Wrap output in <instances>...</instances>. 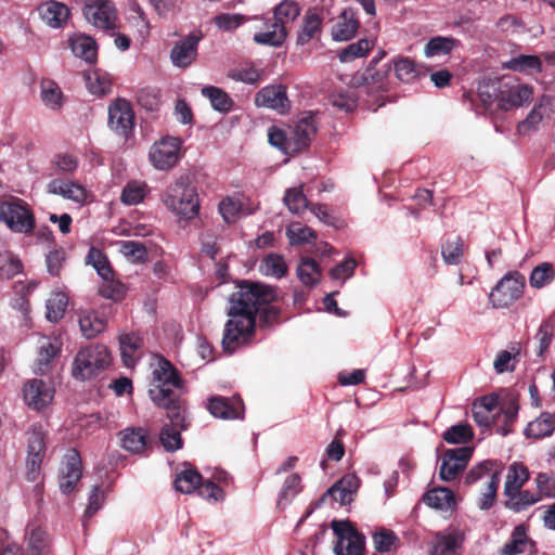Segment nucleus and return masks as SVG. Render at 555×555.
Instances as JSON below:
<instances>
[{"label":"nucleus","mask_w":555,"mask_h":555,"mask_svg":"<svg viewBox=\"0 0 555 555\" xmlns=\"http://www.w3.org/2000/svg\"><path fill=\"white\" fill-rule=\"evenodd\" d=\"M525 286V275L518 271H511L493 287L489 300L493 308H508L522 296Z\"/></svg>","instance_id":"obj_5"},{"label":"nucleus","mask_w":555,"mask_h":555,"mask_svg":"<svg viewBox=\"0 0 555 555\" xmlns=\"http://www.w3.org/2000/svg\"><path fill=\"white\" fill-rule=\"evenodd\" d=\"M374 41L366 38L348 44L339 52V60L344 63L351 62L358 57L366 55L373 48Z\"/></svg>","instance_id":"obj_50"},{"label":"nucleus","mask_w":555,"mask_h":555,"mask_svg":"<svg viewBox=\"0 0 555 555\" xmlns=\"http://www.w3.org/2000/svg\"><path fill=\"white\" fill-rule=\"evenodd\" d=\"M503 67L518 73H541L542 62L537 55L520 54L505 62Z\"/></svg>","instance_id":"obj_39"},{"label":"nucleus","mask_w":555,"mask_h":555,"mask_svg":"<svg viewBox=\"0 0 555 555\" xmlns=\"http://www.w3.org/2000/svg\"><path fill=\"white\" fill-rule=\"evenodd\" d=\"M68 297L63 292L51 294L47 301V319L51 322L60 321L67 309Z\"/></svg>","instance_id":"obj_46"},{"label":"nucleus","mask_w":555,"mask_h":555,"mask_svg":"<svg viewBox=\"0 0 555 555\" xmlns=\"http://www.w3.org/2000/svg\"><path fill=\"white\" fill-rule=\"evenodd\" d=\"M54 393V387L50 382L38 378L28 380L23 388L26 404L38 412L47 409L52 403Z\"/></svg>","instance_id":"obj_13"},{"label":"nucleus","mask_w":555,"mask_h":555,"mask_svg":"<svg viewBox=\"0 0 555 555\" xmlns=\"http://www.w3.org/2000/svg\"><path fill=\"white\" fill-rule=\"evenodd\" d=\"M300 7L294 0H284L275 7L272 21L278 26H283L287 29V25L293 23L300 15Z\"/></svg>","instance_id":"obj_37"},{"label":"nucleus","mask_w":555,"mask_h":555,"mask_svg":"<svg viewBox=\"0 0 555 555\" xmlns=\"http://www.w3.org/2000/svg\"><path fill=\"white\" fill-rule=\"evenodd\" d=\"M208 411L218 418L235 420L242 417L244 405L240 399L212 397L208 402Z\"/></svg>","instance_id":"obj_21"},{"label":"nucleus","mask_w":555,"mask_h":555,"mask_svg":"<svg viewBox=\"0 0 555 555\" xmlns=\"http://www.w3.org/2000/svg\"><path fill=\"white\" fill-rule=\"evenodd\" d=\"M79 326L82 335L91 339L105 330L106 321L98 312L90 311L80 315Z\"/></svg>","instance_id":"obj_40"},{"label":"nucleus","mask_w":555,"mask_h":555,"mask_svg":"<svg viewBox=\"0 0 555 555\" xmlns=\"http://www.w3.org/2000/svg\"><path fill=\"white\" fill-rule=\"evenodd\" d=\"M318 131L315 116L312 113L301 117L289 128V140L293 153H299L309 147Z\"/></svg>","instance_id":"obj_18"},{"label":"nucleus","mask_w":555,"mask_h":555,"mask_svg":"<svg viewBox=\"0 0 555 555\" xmlns=\"http://www.w3.org/2000/svg\"><path fill=\"white\" fill-rule=\"evenodd\" d=\"M255 104L258 107L271 108L281 114L287 113L291 108L287 90L283 85H270L261 88L256 93Z\"/></svg>","instance_id":"obj_17"},{"label":"nucleus","mask_w":555,"mask_h":555,"mask_svg":"<svg viewBox=\"0 0 555 555\" xmlns=\"http://www.w3.org/2000/svg\"><path fill=\"white\" fill-rule=\"evenodd\" d=\"M473 452L474 449L467 446L448 449L442 457L439 472L440 478L444 481L454 480L466 468Z\"/></svg>","instance_id":"obj_14"},{"label":"nucleus","mask_w":555,"mask_h":555,"mask_svg":"<svg viewBox=\"0 0 555 555\" xmlns=\"http://www.w3.org/2000/svg\"><path fill=\"white\" fill-rule=\"evenodd\" d=\"M126 285L118 280L113 278H108L107 280H103L102 284L99 286V294L107 299H112L114 301H120L126 296Z\"/></svg>","instance_id":"obj_58"},{"label":"nucleus","mask_w":555,"mask_h":555,"mask_svg":"<svg viewBox=\"0 0 555 555\" xmlns=\"http://www.w3.org/2000/svg\"><path fill=\"white\" fill-rule=\"evenodd\" d=\"M38 12L44 23L54 28L62 27L70 15L69 8L59 1H47L39 5Z\"/></svg>","instance_id":"obj_23"},{"label":"nucleus","mask_w":555,"mask_h":555,"mask_svg":"<svg viewBox=\"0 0 555 555\" xmlns=\"http://www.w3.org/2000/svg\"><path fill=\"white\" fill-rule=\"evenodd\" d=\"M296 271L298 279L306 286H313L320 281L321 268L312 258H302Z\"/></svg>","instance_id":"obj_43"},{"label":"nucleus","mask_w":555,"mask_h":555,"mask_svg":"<svg viewBox=\"0 0 555 555\" xmlns=\"http://www.w3.org/2000/svg\"><path fill=\"white\" fill-rule=\"evenodd\" d=\"M377 64L378 60L376 57H373L369 66L362 74V81L367 87L385 89L387 77L390 73L391 67L390 65L386 64L382 69H377Z\"/></svg>","instance_id":"obj_34"},{"label":"nucleus","mask_w":555,"mask_h":555,"mask_svg":"<svg viewBox=\"0 0 555 555\" xmlns=\"http://www.w3.org/2000/svg\"><path fill=\"white\" fill-rule=\"evenodd\" d=\"M442 438L451 444L466 443L474 438V430L468 424H456L448 428Z\"/></svg>","instance_id":"obj_54"},{"label":"nucleus","mask_w":555,"mask_h":555,"mask_svg":"<svg viewBox=\"0 0 555 555\" xmlns=\"http://www.w3.org/2000/svg\"><path fill=\"white\" fill-rule=\"evenodd\" d=\"M499 483L500 475L498 472H494L491 474V478L478 500V507L480 509L488 511L493 506L496 499Z\"/></svg>","instance_id":"obj_61"},{"label":"nucleus","mask_w":555,"mask_h":555,"mask_svg":"<svg viewBox=\"0 0 555 555\" xmlns=\"http://www.w3.org/2000/svg\"><path fill=\"white\" fill-rule=\"evenodd\" d=\"M331 104L346 113L352 112L358 105V96L352 90L334 92L330 98Z\"/></svg>","instance_id":"obj_62"},{"label":"nucleus","mask_w":555,"mask_h":555,"mask_svg":"<svg viewBox=\"0 0 555 555\" xmlns=\"http://www.w3.org/2000/svg\"><path fill=\"white\" fill-rule=\"evenodd\" d=\"M423 501L430 507L452 512L456 506V500L453 491L448 488H435L424 494Z\"/></svg>","instance_id":"obj_27"},{"label":"nucleus","mask_w":555,"mask_h":555,"mask_svg":"<svg viewBox=\"0 0 555 555\" xmlns=\"http://www.w3.org/2000/svg\"><path fill=\"white\" fill-rule=\"evenodd\" d=\"M283 202L293 214H300L309 207L308 199L302 192V188H292L286 190Z\"/></svg>","instance_id":"obj_56"},{"label":"nucleus","mask_w":555,"mask_h":555,"mask_svg":"<svg viewBox=\"0 0 555 555\" xmlns=\"http://www.w3.org/2000/svg\"><path fill=\"white\" fill-rule=\"evenodd\" d=\"M49 193L61 195L64 198L72 199L76 203H82L86 198V190L80 184L54 179L48 184Z\"/></svg>","instance_id":"obj_30"},{"label":"nucleus","mask_w":555,"mask_h":555,"mask_svg":"<svg viewBox=\"0 0 555 555\" xmlns=\"http://www.w3.org/2000/svg\"><path fill=\"white\" fill-rule=\"evenodd\" d=\"M27 552L29 555H44L49 548V537L41 528H34L27 538Z\"/></svg>","instance_id":"obj_53"},{"label":"nucleus","mask_w":555,"mask_h":555,"mask_svg":"<svg viewBox=\"0 0 555 555\" xmlns=\"http://www.w3.org/2000/svg\"><path fill=\"white\" fill-rule=\"evenodd\" d=\"M270 27H273V31H268L262 28L254 36L255 42L263 46L280 47L284 43L288 30L284 29L283 26H278L273 21L270 22Z\"/></svg>","instance_id":"obj_44"},{"label":"nucleus","mask_w":555,"mask_h":555,"mask_svg":"<svg viewBox=\"0 0 555 555\" xmlns=\"http://www.w3.org/2000/svg\"><path fill=\"white\" fill-rule=\"evenodd\" d=\"M261 270L266 275H272L276 279H282L286 275L288 267L279 254H270L261 261Z\"/></svg>","instance_id":"obj_51"},{"label":"nucleus","mask_w":555,"mask_h":555,"mask_svg":"<svg viewBox=\"0 0 555 555\" xmlns=\"http://www.w3.org/2000/svg\"><path fill=\"white\" fill-rule=\"evenodd\" d=\"M87 89L94 95H105L112 91L113 80L106 72L94 68L83 73Z\"/></svg>","instance_id":"obj_28"},{"label":"nucleus","mask_w":555,"mask_h":555,"mask_svg":"<svg viewBox=\"0 0 555 555\" xmlns=\"http://www.w3.org/2000/svg\"><path fill=\"white\" fill-rule=\"evenodd\" d=\"M137 101L142 108L156 112L160 105V92L156 88H142L137 93Z\"/></svg>","instance_id":"obj_63"},{"label":"nucleus","mask_w":555,"mask_h":555,"mask_svg":"<svg viewBox=\"0 0 555 555\" xmlns=\"http://www.w3.org/2000/svg\"><path fill=\"white\" fill-rule=\"evenodd\" d=\"M498 111L507 112L529 103L533 90L527 85L500 81Z\"/></svg>","instance_id":"obj_12"},{"label":"nucleus","mask_w":555,"mask_h":555,"mask_svg":"<svg viewBox=\"0 0 555 555\" xmlns=\"http://www.w3.org/2000/svg\"><path fill=\"white\" fill-rule=\"evenodd\" d=\"M201 39L202 34H190L184 39L176 42L170 51L172 64L180 68L189 67L196 60Z\"/></svg>","instance_id":"obj_19"},{"label":"nucleus","mask_w":555,"mask_h":555,"mask_svg":"<svg viewBox=\"0 0 555 555\" xmlns=\"http://www.w3.org/2000/svg\"><path fill=\"white\" fill-rule=\"evenodd\" d=\"M393 66L396 77L402 82H412L420 75L416 64L409 57L393 61Z\"/></svg>","instance_id":"obj_59"},{"label":"nucleus","mask_w":555,"mask_h":555,"mask_svg":"<svg viewBox=\"0 0 555 555\" xmlns=\"http://www.w3.org/2000/svg\"><path fill=\"white\" fill-rule=\"evenodd\" d=\"M181 140L176 137H164L150 149L149 159L154 168L169 170L180 159Z\"/></svg>","instance_id":"obj_7"},{"label":"nucleus","mask_w":555,"mask_h":555,"mask_svg":"<svg viewBox=\"0 0 555 555\" xmlns=\"http://www.w3.org/2000/svg\"><path fill=\"white\" fill-rule=\"evenodd\" d=\"M456 40L448 37H434L426 47L425 53L427 56L449 54L455 46Z\"/></svg>","instance_id":"obj_64"},{"label":"nucleus","mask_w":555,"mask_h":555,"mask_svg":"<svg viewBox=\"0 0 555 555\" xmlns=\"http://www.w3.org/2000/svg\"><path fill=\"white\" fill-rule=\"evenodd\" d=\"M27 435V479L35 481L46 455V433L42 425L34 424Z\"/></svg>","instance_id":"obj_9"},{"label":"nucleus","mask_w":555,"mask_h":555,"mask_svg":"<svg viewBox=\"0 0 555 555\" xmlns=\"http://www.w3.org/2000/svg\"><path fill=\"white\" fill-rule=\"evenodd\" d=\"M555 430V413L543 412L530 422L525 430L527 437L541 439L551 436Z\"/></svg>","instance_id":"obj_31"},{"label":"nucleus","mask_w":555,"mask_h":555,"mask_svg":"<svg viewBox=\"0 0 555 555\" xmlns=\"http://www.w3.org/2000/svg\"><path fill=\"white\" fill-rule=\"evenodd\" d=\"M82 476L80 454L76 449H70L64 456L60 470L59 486L63 493H70Z\"/></svg>","instance_id":"obj_16"},{"label":"nucleus","mask_w":555,"mask_h":555,"mask_svg":"<svg viewBox=\"0 0 555 555\" xmlns=\"http://www.w3.org/2000/svg\"><path fill=\"white\" fill-rule=\"evenodd\" d=\"M73 53L83 59L87 63L94 64L98 60V43L89 35L75 34L69 39Z\"/></svg>","instance_id":"obj_24"},{"label":"nucleus","mask_w":555,"mask_h":555,"mask_svg":"<svg viewBox=\"0 0 555 555\" xmlns=\"http://www.w3.org/2000/svg\"><path fill=\"white\" fill-rule=\"evenodd\" d=\"M87 263H91L103 280H107L108 278L114 276L113 268L106 255L93 246L88 253Z\"/></svg>","instance_id":"obj_47"},{"label":"nucleus","mask_w":555,"mask_h":555,"mask_svg":"<svg viewBox=\"0 0 555 555\" xmlns=\"http://www.w3.org/2000/svg\"><path fill=\"white\" fill-rule=\"evenodd\" d=\"M120 251L133 263H144L149 259L147 248L143 243L137 241L120 242Z\"/></svg>","instance_id":"obj_52"},{"label":"nucleus","mask_w":555,"mask_h":555,"mask_svg":"<svg viewBox=\"0 0 555 555\" xmlns=\"http://www.w3.org/2000/svg\"><path fill=\"white\" fill-rule=\"evenodd\" d=\"M121 447L134 454L142 453L149 443V436L141 427H129L119 431Z\"/></svg>","instance_id":"obj_26"},{"label":"nucleus","mask_w":555,"mask_h":555,"mask_svg":"<svg viewBox=\"0 0 555 555\" xmlns=\"http://www.w3.org/2000/svg\"><path fill=\"white\" fill-rule=\"evenodd\" d=\"M183 422H185V420ZM170 425L172 427L165 425L162 428L160 441L166 451L175 452L182 447V438L180 431L186 429V425L183 423V428L180 426H175L171 422Z\"/></svg>","instance_id":"obj_48"},{"label":"nucleus","mask_w":555,"mask_h":555,"mask_svg":"<svg viewBox=\"0 0 555 555\" xmlns=\"http://www.w3.org/2000/svg\"><path fill=\"white\" fill-rule=\"evenodd\" d=\"M500 91V81L498 82H485L480 83L478 87L477 96L481 102V105L485 111H491L493 105L495 104V109H498L499 104V94Z\"/></svg>","instance_id":"obj_49"},{"label":"nucleus","mask_w":555,"mask_h":555,"mask_svg":"<svg viewBox=\"0 0 555 555\" xmlns=\"http://www.w3.org/2000/svg\"><path fill=\"white\" fill-rule=\"evenodd\" d=\"M462 542L463 539L459 533H438L431 555H459L457 551Z\"/></svg>","instance_id":"obj_38"},{"label":"nucleus","mask_w":555,"mask_h":555,"mask_svg":"<svg viewBox=\"0 0 555 555\" xmlns=\"http://www.w3.org/2000/svg\"><path fill=\"white\" fill-rule=\"evenodd\" d=\"M111 354L106 346L96 344L87 346L77 353L73 375L82 380L90 379L108 366Z\"/></svg>","instance_id":"obj_4"},{"label":"nucleus","mask_w":555,"mask_h":555,"mask_svg":"<svg viewBox=\"0 0 555 555\" xmlns=\"http://www.w3.org/2000/svg\"><path fill=\"white\" fill-rule=\"evenodd\" d=\"M202 94L210 101L214 109L220 113H228L234 106L232 98L221 88L206 86L202 89Z\"/></svg>","instance_id":"obj_36"},{"label":"nucleus","mask_w":555,"mask_h":555,"mask_svg":"<svg viewBox=\"0 0 555 555\" xmlns=\"http://www.w3.org/2000/svg\"><path fill=\"white\" fill-rule=\"evenodd\" d=\"M360 27L357 13L351 8L341 11L332 26V38L335 41H348L352 39Z\"/></svg>","instance_id":"obj_20"},{"label":"nucleus","mask_w":555,"mask_h":555,"mask_svg":"<svg viewBox=\"0 0 555 555\" xmlns=\"http://www.w3.org/2000/svg\"><path fill=\"white\" fill-rule=\"evenodd\" d=\"M83 15L96 28L104 30L116 28L117 12L111 0H86Z\"/></svg>","instance_id":"obj_10"},{"label":"nucleus","mask_w":555,"mask_h":555,"mask_svg":"<svg viewBox=\"0 0 555 555\" xmlns=\"http://www.w3.org/2000/svg\"><path fill=\"white\" fill-rule=\"evenodd\" d=\"M119 345L124 364L132 366L135 363V352L143 345V338L138 333L121 334Z\"/></svg>","instance_id":"obj_33"},{"label":"nucleus","mask_w":555,"mask_h":555,"mask_svg":"<svg viewBox=\"0 0 555 555\" xmlns=\"http://www.w3.org/2000/svg\"><path fill=\"white\" fill-rule=\"evenodd\" d=\"M0 220L18 233H29L35 228L31 211L22 201L4 202L0 205Z\"/></svg>","instance_id":"obj_8"},{"label":"nucleus","mask_w":555,"mask_h":555,"mask_svg":"<svg viewBox=\"0 0 555 555\" xmlns=\"http://www.w3.org/2000/svg\"><path fill=\"white\" fill-rule=\"evenodd\" d=\"M472 415L479 427L490 429L501 426V413L499 411V397L495 393L486 395L474 400Z\"/></svg>","instance_id":"obj_11"},{"label":"nucleus","mask_w":555,"mask_h":555,"mask_svg":"<svg viewBox=\"0 0 555 555\" xmlns=\"http://www.w3.org/2000/svg\"><path fill=\"white\" fill-rule=\"evenodd\" d=\"M162 201L169 210L185 220L195 218L199 212L196 188L188 176H181L170 184L163 193Z\"/></svg>","instance_id":"obj_3"},{"label":"nucleus","mask_w":555,"mask_h":555,"mask_svg":"<svg viewBox=\"0 0 555 555\" xmlns=\"http://www.w3.org/2000/svg\"><path fill=\"white\" fill-rule=\"evenodd\" d=\"M499 411L501 413V426H499L498 433L502 436H506L512 433L513 424L517 418L519 411L518 397L508 395L502 402Z\"/></svg>","instance_id":"obj_29"},{"label":"nucleus","mask_w":555,"mask_h":555,"mask_svg":"<svg viewBox=\"0 0 555 555\" xmlns=\"http://www.w3.org/2000/svg\"><path fill=\"white\" fill-rule=\"evenodd\" d=\"M184 380L173 364L159 357L153 371V385L149 390L151 400L167 411V417L175 426L183 428L185 403L181 398Z\"/></svg>","instance_id":"obj_2"},{"label":"nucleus","mask_w":555,"mask_h":555,"mask_svg":"<svg viewBox=\"0 0 555 555\" xmlns=\"http://www.w3.org/2000/svg\"><path fill=\"white\" fill-rule=\"evenodd\" d=\"M555 280V267L551 262H541L535 266L529 276L530 286L537 289L543 288Z\"/></svg>","instance_id":"obj_42"},{"label":"nucleus","mask_w":555,"mask_h":555,"mask_svg":"<svg viewBox=\"0 0 555 555\" xmlns=\"http://www.w3.org/2000/svg\"><path fill=\"white\" fill-rule=\"evenodd\" d=\"M529 479V470L522 463H513L507 470L504 494H509L514 491L522 489L524 485Z\"/></svg>","instance_id":"obj_35"},{"label":"nucleus","mask_w":555,"mask_h":555,"mask_svg":"<svg viewBox=\"0 0 555 555\" xmlns=\"http://www.w3.org/2000/svg\"><path fill=\"white\" fill-rule=\"evenodd\" d=\"M505 506L516 513L524 512L530 506L541 501V495L529 490H517L509 494H505Z\"/></svg>","instance_id":"obj_32"},{"label":"nucleus","mask_w":555,"mask_h":555,"mask_svg":"<svg viewBox=\"0 0 555 555\" xmlns=\"http://www.w3.org/2000/svg\"><path fill=\"white\" fill-rule=\"evenodd\" d=\"M22 261L13 254L5 251L0 254V278L13 279L22 272Z\"/></svg>","instance_id":"obj_60"},{"label":"nucleus","mask_w":555,"mask_h":555,"mask_svg":"<svg viewBox=\"0 0 555 555\" xmlns=\"http://www.w3.org/2000/svg\"><path fill=\"white\" fill-rule=\"evenodd\" d=\"M108 125L113 131L128 138L134 127V113L125 99H117L108 107Z\"/></svg>","instance_id":"obj_15"},{"label":"nucleus","mask_w":555,"mask_h":555,"mask_svg":"<svg viewBox=\"0 0 555 555\" xmlns=\"http://www.w3.org/2000/svg\"><path fill=\"white\" fill-rule=\"evenodd\" d=\"M146 191L145 182L131 181L124 188L120 199L126 205H137L144 199Z\"/></svg>","instance_id":"obj_55"},{"label":"nucleus","mask_w":555,"mask_h":555,"mask_svg":"<svg viewBox=\"0 0 555 555\" xmlns=\"http://www.w3.org/2000/svg\"><path fill=\"white\" fill-rule=\"evenodd\" d=\"M322 33V17L314 10H308L302 18L296 42L305 46L312 39L319 38Z\"/></svg>","instance_id":"obj_25"},{"label":"nucleus","mask_w":555,"mask_h":555,"mask_svg":"<svg viewBox=\"0 0 555 555\" xmlns=\"http://www.w3.org/2000/svg\"><path fill=\"white\" fill-rule=\"evenodd\" d=\"M443 262L448 266H457L464 257V242L461 236L448 238L441 245Z\"/></svg>","instance_id":"obj_41"},{"label":"nucleus","mask_w":555,"mask_h":555,"mask_svg":"<svg viewBox=\"0 0 555 555\" xmlns=\"http://www.w3.org/2000/svg\"><path fill=\"white\" fill-rule=\"evenodd\" d=\"M276 299V288L264 283L243 280L236 285L229 299V320L221 341L224 352L232 354L251 341L257 315L261 327L280 323L281 309L272 305Z\"/></svg>","instance_id":"obj_1"},{"label":"nucleus","mask_w":555,"mask_h":555,"mask_svg":"<svg viewBox=\"0 0 555 555\" xmlns=\"http://www.w3.org/2000/svg\"><path fill=\"white\" fill-rule=\"evenodd\" d=\"M336 537L334 545L335 555H363L365 537L360 533L350 520H336L331 522Z\"/></svg>","instance_id":"obj_6"},{"label":"nucleus","mask_w":555,"mask_h":555,"mask_svg":"<svg viewBox=\"0 0 555 555\" xmlns=\"http://www.w3.org/2000/svg\"><path fill=\"white\" fill-rule=\"evenodd\" d=\"M535 552V543L528 538L527 529L524 525L514 528L511 539L504 544L501 555H517L521 553L533 554Z\"/></svg>","instance_id":"obj_22"},{"label":"nucleus","mask_w":555,"mask_h":555,"mask_svg":"<svg viewBox=\"0 0 555 555\" xmlns=\"http://www.w3.org/2000/svg\"><path fill=\"white\" fill-rule=\"evenodd\" d=\"M202 480V475L196 469H184L177 475L175 488L182 493H192L198 488Z\"/></svg>","instance_id":"obj_45"},{"label":"nucleus","mask_w":555,"mask_h":555,"mask_svg":"<svg viewBox=\"0 0 555 555\" xmlns=\"http://www.w3.org/2000/svg\"><path fill=\"white\" fill-rule=\"evenodd\" d=\"M60 352V347L50 340H46L41 344L38 359H37V372L46 374L50 370L51 362Z\"/></svg>","instance_id":"obj_57"}]
</instances>
